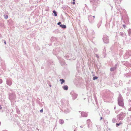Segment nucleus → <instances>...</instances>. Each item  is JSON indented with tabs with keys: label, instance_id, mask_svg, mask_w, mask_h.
Returning a JSON list of instances; mask_svg holds the SVG:
<instances>
[{
	"label": "nucleus",
	"instance_id": "16",
	"mask_svg": "<svg viewBox=\"0 0 131 131\" xmlns=\"http://www.w3.org/2000/svg\"><path fill=\"white\" fill-rule=\"evenodd\" d=\"M123 27H124V28H125V26H126V25H123Z\"/></svg>",
	"mask_w": 131,
	"mask_h": 131
},
{
	"label": "nucleus",
	"instance_id": "20",
	"mask_svg": "<svg viewBox=\"0 0 131 131\" xmlns=\"http://www.w3.org/2000/svg\"><path fill=\"white\" fill-rule=\"evenodd\" d=\"M4 43L5 44V45H6V41H5L4 42Z\"/></svg>",
	"mask_w": 131,
	"mask_h": 131
},
{
	"label": "nucleus",
	"instance_id": "8",
	"mask_svg": "<svg viewBox=\"0 0 131 131\" xmlns=\"http://www.w3.org/2000/svg\"><path fill=\"white\" fill-rule=\"evenodd\" d=\"M60 81H61V84H62L63 82H64V81L63 79H62L60 80Z\"/></svg>",
	"mask_w": 131,
	"mask_h": 131
},
{
	"label": "nucleus",
	"instance_id": "17",
	"mask_svg": "<svg viewBox=\"0 0 131 131\" xmlns=\"http://www.w3.org/2000/svg\"><path fill=\"white\" fill-rule=\"evenodd\" d=\"M72 4H75V2H72Z\"/></svg>",
	"mask_w": 131,
	"mask_h": 131
},
{
	"label": "nucleus",
	"instance_id": "24",
	"mask_svg": "<svg viewBox=\"0 0 131 131\" xmlns=\"http://www.w3.org/2000/svg\"><path fill=\"white\" fill-rule=\"evenodd\" d=\"M73 1H74V2L75 0H73Z\"/></svg>",
	"mask_w": 131,
	"mask_h": 131
},
{
	"label": "nucleus",
	"instance_id": "5",
	"mask_svg": "<svg viewBox=\"0 0 131 131\" xmlns=\"http://www.w3.org/2000/svg\"><path fill=\"white\" fill-rule=\"evenodd\" d=\"M115 3L119 4L121 3V0H116L115 2Z\"/></svg>",
	"mask_w": 131,
	"mask_h": 131
},
{
	"label": "nucleus",
	"instance_id": "7",
	"mask_svg": "<svg viewBox=\"0 0 131 131\" xmlns=\"http://www.w3.org/2000/svg\"><path fill=\"white\" fill-rule=\"evenodd\" d=\"M116 68H111L110 70L111 71H113L116 69Z\"/></svg>",
	"mask_w": 131,
	"mask_h": 131
},
{
	"label": "nucleus",
	"instance_id": "3",
	"mask_svg": "<svg viewBox=\"0 0 131 131\" xmlns=\"http://www.w3.org/2000/svg\"><path fill=\"white\" fill-rule=\"evenodd\" d=\"M63 88L64 90H67L68 89V87L67 85H64L63 86Z\"/></svg>",
	"mask_w": 131,
	"mask_h": 131
},
{
	"label": "nucleus",
	"instance_id": "18",
	"mask_svg": "<svg viewBox=\"0 0 131 131\" xmlns=\"http://www.w3.org/2000/svg\"><path fill=\"white\" fill-rule=\"evenodd\" d=\"M2 107L1 106H0V110L2 108Z\"/></svg>",
	"mask_w": 131,
	"mask_h": 131
},
{
	"label": "nucleus",
	"instance_id": "9",
	"mask_svg": "<svg viewBox=\"0 0 131 131\" xmlns=\"http://www.w3.org/2000/svg\"><path fill=\"white\" fill-rule=\"evenodd\" d=\"M122 124V123H117L116 124V125L117 126H118Z\"/></svg>",
	"mask_w": 131,
	"mask_h": 131
},
{
	"label": "nucleus",
	"instance_id": "2",
	"mask_svg": "<svg viewBox=\"0 0 131 131\" xmlns=\"http://www.w3.org/2000/svg\"><path fill=\"white\" fill-rule=\"evenodd\" d=\"M118 104L119 106H120L123 107L124 106L123 102L122 101H118Z\"/></svg>",
	"mask_w": 131,
	"mask_h": 131
},
{
	"label": "nucleus",
	"instance_id": "4",
	"mask_svg": "<svg viewBox=\"0 0 131 131\" xmlns=\"http://www.w3.org/2000/svg\"><path fill=\"white\" fill-rule=\"evenodd\" d=\"M60 26L62 28H65L66 27V25H60Z\"/></svg>",
	"mask_w": 131,
	"mask_h": 131
},
{
	"label": "nucleus",
	"instance_id": "1",
	"mask_svg": "<svg viewBox=\"0 0 131 131\" xmlns=\"http://www.w3.org/2000/svg\"><path fill=\"white\" fill-rule=\"evenodd\" d=\"M88 19L90 22L91 23H93L94 21V19L93 18V16L90 15L88 16Z\"/></svg>",
	"mask_w": 131,
	"mask_h": 131
},
{
	"label": "nucleus",
	"instance_id": "15",
	"mask_svg": "<svg viewBox=\"0 0 131 131\" xmlns=\"http://www.w3.org/2000/svg\"><path fill=\"white\" fill-rule=\"evenodd\" d=\"M100 24H98L97 26H98V28L100 26Z\"/></svg>",
	"mask_w": 131,
	"mask_h": 131
},
{
	"label": "nucleus",
	"instance_id": "11",
	"mask_svg": "<svg viewBox=\"0 0 131 131\" xmlns=\"http://www.w3.org/2000/svg\"><path fill=\"white\" fill-rule=\"evenodd\" d=\"M8 17V15H4V18L5 19H7Z\"/></svg>",
	"mask_w": 131,
	"mask_h": 131
},
{
	"label": "nucleus",
	"instance_id": "23",
	"mask_svg": "<svg viewBox=\"0 0 131 131\" xmlns=\"http://www.w3.org/2000/svg\"><path fill=\"white\" fill-rule=\"evenodd\" d=\"M129 109H131L130 110H131V107Z\"/></svg>",
	"mask_w": 131,
	"mask_h": 131
},
{
	"label": "nucleus",
	"instance_id": "6",
	"mask_svg": "<svg viewBox=\"0 0 131 131\" xmlns=\"http://www.w3.org/2000/svg\"><path fill=\"white\" fill-rule=\"evenodd\" d=\"M53 13L54 14V15L55 16H57V12L55 10H53Z\"/></svg>",
	"mask_w": 131,
	"mask_h": 131
},
{
	"label": "nucleus",
	"instance_id": "14",
	"mask_svg": "<svg viewBox=\"0 0 131 131\" xmlns=\"http://www.w3.org/2000/svg\"><path fill=\"white\" fill-rule=\"evenodd\" d=\"M40 112L41 113H42L43 112V109H41L40 110Z\"/></svg>",
	"mask_w": 131,
	"mask_h": 131
},
{
	"label": "nucleus",
	"instance_id": "19",
	"mask_svg": "<svg viewBox=\"0 0 131 131\" xmlns=\"http://www.w3.org/2000/svg\"><path fill=\"white\" fill-rule=\"evenodd\" d=\"M95 16H94L93 17V19H94V18H95Z\"/></svg>",
	"mask_w": 131,
	"mask_h": 131
},
{
	"label": "nucleus",
	"instance_id": "21",
	"mask_svg": "<svg viewBox=\"0 0 131 131\" xmlns=\"http://www.w3.org/2000/svg\"><path fill=\"white\" fill-rule=\"evenodd\" d=\"M61 121H62V122H63V120H61Z\"/></svg>",
	"mask_w": 131,
	"mask_h": 131
},
{
	"label": "nucleus",
	"instance_id": "13",
	"mask_svg": "<svg viewBox=\"0 0 131 131\" xmlns=\"http://www.w3.org/2000/svg\"><path fill=\"white\" fill-rule=\"evenodd\" d=\"M61 24V23L60 22H59L57 24L58 25H60V24Z\"/></svg>",
	"mask_w": 131,
	"mask_h": 131
},
{
	"label": "nucleus",
	"instance_id": "12",
	"mask_svg": "<svg viewBox=\"0 0 131 131\" xmlns=\"http://www.w3.org/2000/svg\"><path fill=\"white\" fill-rule=\"evenodd\" d=\"M3 81L2 79H0V84Z\"/></svg>",
	"mask_w": 131,
	"mask_h": 131
},
{
	"label": "nucleus",
	"instance_id": "22",
	"mask_svg": "<svg viewBox=\"0 0 131 131\" xmlns=\"http://www.w3.org/2000/svg\"><path fill=\"white\" fill-rule=\"evenodd\" d=\"M101 119H102V117H101Z\"/></svg>",
	"mask_w": 131,
	"mask_h": 131
},
{
	"label": "nucleus",
	"instance_id": "10",
	"mask_svg": "<svg viewBox=\"0 0 131 131\" xmlns=\"http://www.w3.org/2000/svg\"><path fill=\"white\" fill-rule=\"evenodd\" d=\"M97 79V77H93V80H95Z\"/></svg>",
	"mask_w": 131,
	"mask_h": 131
}]
</instances>
